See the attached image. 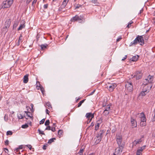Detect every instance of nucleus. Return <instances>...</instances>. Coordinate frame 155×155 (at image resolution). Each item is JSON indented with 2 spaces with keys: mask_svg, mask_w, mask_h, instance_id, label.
<instances>
[{
  "mask_svg": "<svg viewBox=\"0 0 155 155\" xmlns=\"http://www.w3.org/2000/svg\"><path fill=\"white\" fill-rule=\"evenodd\" d=\"M138 43L141 45L144 44V40L142 35H138L133 42L130 43V46H131L133 45H135Z\"/></svg>",
  "mask_w": 155,
  "mask_h": 155,
  "instance_id": "nucleus-1",
  "label": "nucleus"
},
{
  "mask_svg": "<svg viewBox=\"0 0 155 155\" xmlns=\"http://www.w3.org/2000/svg\"><path fill=\"white\" fill-rule=\"evenodd\" d=\"M85 18L83 15H80L79 16L78 15H76L75 16L72 17L71 19V22H75V21H79L80 23H83L85 21Z\"/></svg>",
  "mask_w": 155,
  "mask_h": 155,
  "instance_id": "nucleus-2",
  "label": "nucleus"
},
{
  "mask_svg": "<svg viewBox=\"0 0 155 155\" xmlns=\"http://www.w3.org/2000/svg\"><path fill=\"white\" fill-rule=\"evenodd\" d=\"M13 2V0H6L4 1L2 5V8H9Z\"/></svg>",
  "mask_w": 155,
  "mask_h": 155,
  "instance_id": "nucleus-3",
  "label": "nucleus"
},
{
  "mask_svg": "<svg viewBox=\"0 0 155 155\" xmlns=\"http://www.w3.org/2000/svg\"><path fill=\"white\" fill-rule=\"evenodd\" d=\"M117 84L115 83H108L105 85V87L107 88L110 92H112L116 87Z\"/></svg>",
  "mask_w": 155,
  "mask_h": 155,
  "instance_id": "nucleus-4",
  "label": "nucleus"
},
{
  "mask_svg": "<svg viewBox=\"0 0 155 155\" xmlns=\"http://www.w3.org/2000/svg\"><path fill=\"white\" fill-rule=\"evenodd\" d=\"M143 75V73L142 71H136L134 75H132V78H133L136 77V80H139L140 79Z\"/></svg>",
  "mask_w": 155,
  "mask_h": 155,
  "instance_id": "nucleus-5",
  "label": "nucleus"
},
{
  "mask_svg": "<svg viewBox=\"0 0 155 155\" xmlns=\"http://www.w3.org/2000/svg\"><path fill=\"white\" fill-rule=\"evenodd\" d=\"M125 87L129 92H132L133 90V84L130 82H127L125 85Z\"/></svg>",
  "mask_w": 155,
  "mask_h": 155,
  "instance_id": "nucleus-6",
  "label": "nucleus"
},
{
  "mask_svg": "<svg viewBox=\"0 0 155 155\" xmlns=\"http://www.w3.org/2000/svg\"><path fill=\"white\" fill-rule=\"evenodd\" d=\"M123 147H124L121 146L120 147L118 146V147L115 149V152L113 154L114 155H121Z\"/></svg>",
  "mask_w": 155,
  "mask_h": 155,
  "instance_id": "nucleus-7",
  "label": "nucleus"
},
{
  "mask_svg": "<svg viewBox=\"0 0 155 155\" xmlns=\"http://www.w3.org/2000/svg\"><path fill=\"white\" fill-rule=\"evenodd\" d=\"M116 140L119 147L121 146L124 147V145L122 143V136L120 135H116Z\"/></svg>",
  "mask_w": 155,
  "mask_h": 155,
  "instance_id": "nucleus-8",
  "label": "nucleus"
},
{
  "mask_svg": "<svg viewBox=\"0 0 155 155\" xmlns=\"http://www.w3.org/2000/svg\"><path fill=\"white\" fill-rule=\"evenodd\" d=\"M152 88V86L148 87V88H146V87H144V88H143V91H141L140 94V96H144L146 95L145 92H147V91L149 92L150 90Z\"/></svg>",
  "mask_w": 155,
  "mask_h": 155,
  "instance_id": "nucleus-9",
  "label": "nucleus"
},
{
  "mask_svg": "<svg viewBox=\"0 0 155 155\" xmlns=\"http://www.w3.org/2000/svg\"><path fill=\"white\" fill-rule=\"evenodd\" d=\"M110 111V107L108 106H107L105 109L103 113V114L104 116H107Z\"/></svg>",
  "mask_w": 155,
  "mask_h": 155,
  "instance_id": "nucleus-10",
  "label": "nucleus"
},
{
  "mask_svg": "<svg viewBox=\"0 0 155 155\" xmlns=\"http://www.w3.org/2000/svg\"><path fill=\"white\" fill-rule=\"evenodd\" d=\"M131 126L132 128L135 127H137V121L132 117L131 118Z\"/></svg>",
  "mask_w": 155,
  "mask_h": 155,
  "instance_id": "nucleus-11",
  "label": "nucleus"
},
{
  "mask_svg": "<svg viewBox=\"0 0 155 155\" xmlns=\"http://www.w3.org/2000/svg\"><path fill=\"white\" fill-rule=\"evenodd\" d=\"M105 132V131L104 130H101L97 133L96 137H99L102 139Z\"/></svg>",
  "mask_w": 155,
  "mask_h": 155,
  "instance_id": "nucleus-12",
  "label": "nucleus"
},
{
  "mask_svg": "<svg viewBox=\"0 0 155 155\" xmlns=\"http://www.w3.org/2000/svg\"><path fill=\"white\" fill-rule=\"evenodd\" d=\"M142 140L141 138L135 140L132 143L133 146H135L137 144L140 143L142 142Z\"/></svg>",
  "mask_w": 155,
  "mask_h": 155,
  "instance_id": "nucleus-13",
  "label": "nucleus"
},
{
  "mask_svg": "<svg viewBox=\"0 0 155 155\" xmlns=\"http://www.w3.org/2000/svg\"><path fill=\"white\" fill-rule=\"evenodd\" d=\"M149 83H150L149 81V80L146 79L143 80L142 86H143V88H144V87H146V86L149 85Z\"/></svg>",
  "mask_w": 155,
  "mask_h": 155,
  "instance_id": "nucleus-14",
  "label": "nucleus"
},
{
  "mask_svg": "<svg viewBox=\"0 0 155 155\" xmlns=\"http://www.w3.org/2000/svg\"><path fill=\"white\" fill-rule=\"evenodd\" d=\"M140 118L141 122H146V118L144 113H141L140 114Z\"/></svg>",
  "mask_w": 155,
  "mask_h": 155,
  "instance_id": "nucleus-15",
  "label": "nucleus"
},
{
  "mask_svg": "<svg viewBox=\"0 0 155 155\" xmlns=\"http://www.w3.org/2000/svg\"><path fill=\"white\" fill-rule=\"evenodd\" d=\"M94 114H92L91 113H88L86 114V117L88 119H92L94 117Z\"/></svg>",
  "mask_w": 155,
  "mask_h": 155,
  "instance_id": "nucleus-16",
  "label": "nucleus"
},
{
  "mask_svg": "<svg viewBox=\"0 0 155 155\" xmlns=\"http://www.w3.org/2000/svg\"><path fill=\"white\" fill-rule=\"evenodd\" d=\"M10 19H9L6 20L4 25V26H5V28H8L10 26Z\"/></svg>",
  "mask_w": 155,
  "mask_h": 155,
  "instance_id": "nucleus-17",
  "label": "nucleus"
},
{
  "mask_svg": "<svg viewBox=\"0 0 155 155\" xmlns=\"http://www.w3.org/2000/svg\"><path fill=\"white\" fill-rule=\"evenodd\" d=\"M28 74H26L24 76L23 78V82L24 83H27L28 81Z\"/></svg>",
  "mask_w": 155,
  "mask_h": 155,
  "instance_id": "nucleus-18",
  "label": "nucleus"
},
{
  "mask_svg": "<svg viewBox=\"0 0 155 155\" xmlns=\"http://www.w3.org/2000/svg\"><path fill=\"white\" fill-rule=\"evenodd\" d=\"M139 57V56L138 55L134 56L132 58L130 59V60H131L133 61H137Z\"/></svg>",
  "mask_w": 155,
  "mask_h": 155,
  "instance_id": "nucleus-19",
  "label": "nucleus"
},
{
  "mask_svg": "<svg viewBox=\"0 0 155 155\" xmlns=\"http://www.w3.org/2000/svg\"><path fill=\"white\" fill-rule=\"evenodd\" d=\"M102 139L99 137H96L94 138L95 140V141L94 144H97L100 143L101 140Z\"/></svg>",
  "mask_w": 155,
  "mask_h": 155,
  "instance_id": "nucleus-20",
  "label": "nucleus"
},
{
  "mask_svg": "<svg viewBox=\"0 0 155 155\" xmlns=\"http://www.w3.org/2000/svg\"><path fill=\"white\" fill-rule=\"evenodd\" d=\"M63 131L61 130H59L58 132V136L59 138H60L63 136Z\"/></svg>",
  "mask_w": 155,
  "mask_h": 155,
  "instance_id": "nucleus-21",
  "label": "nucleus"
},
{
  "mask_svg": "<svg viewBox=\"0 0 155 155\" xmlns=\"http://www.w3.org/2000/svg\"><path fill=\"white\" fill-rule=\"evenodd\" d=\"M40 47L41 48V50H44L45 48H47V47L48 46V45L47 44L41 45H39Z\"/></svg>",
  "mask_w": 155,
  "mask_h": 155,
  "instance_id": "nucleus-22",
  "label": "nucleus"
},
{
  "mask_svg": "<svg viewBox=\"0 0 155 155\" xmlns=\"http://www.w3.org/2000/svg\"><path fill=\"white\" fill-rule=\"evenodd\" d=\"M39 88H38V89H40L42 94L44 95V92H45V90L44 87H42V86H39Z\"/></svg>",
  "mask_w": 155,
  "mask_h": 155,
  "instance_id": "nucleus-23",
  "label": "nucleus"
},
{
  "mask_svg": "<svg viewBox=\"0 0 155 155\" xmlns=\"http://www.w3.org/2000/svg\"><path fill=\"white\" fill-rule=\"evenodd\" d=\"M149 80V81L150 83L152 82L153 80V76H151L150 75H149L148 77V78L147 79Z\"/></svg>",
  "mask_w": 155,
  "mask_h": 155,
  "instance_id": "nucleus-24",
  "label": "nucleus"
},
{
  "mask_svg": "<svg viewBox=\"0 0 155 155\" xmlns=\"http://www.w3.org/2000/svg\"><path fill=\"white\" fill-rule=\"evenodd\" d=\"M84 149H81L79 152L77 153L76 155H82L84 151Z\"/></svg>",
  "mask_w": 155,
  "mask_h": 155,
  "instance_id": "nucleus-25",
  "label": "nucleus"
},
{
  "mask_svg": "<svg viewBox=\"0 0 155 155\" xmlns=\"http://www.w3.org/2000/svg\"><path fill=\"white\" fill-rule=\"evenodd\" d=\"M25 23L23 24H21L18 29V30L19 31L20 30H21L23 28H25Z\"/></svg>",
  "mask_w": 155,
  "mask_h": 155,
  "instance_id": "nucleus-26",
  "label": "nucleus"
},
{
  "mask_svg": "<svg viewBox=\"0 0 155 155\" xmlns=\"http://www.w3.org/2000/svg\"><path fill=\"white\" fill-rule=\"evenodd\" d=\"M8 28H5V26H4L2 29V31L3 33H6L8 31Z\"/></svg>",
  "mask_w": 155,
  "mask_h": 155,
  "instance_id": "nucleus-27",
  "label": "nucleus"
},
{
  "mask_svg": "<svg viewBox=\"0 0 155 155\" xmlns=\"http://www.w3.org/2000/svg\"><path fill=\"white\" fill-rule=\"evenodd\" d=\"M142 151L139 148H138L136 152V155H140L142 154Z\"/></svg>",
  "mask_w": 155,
  "mask_h": 155,
  "instance_id": "nucleus-28",
  "label": "nucleus"
},
{
  "mask_svg": "<svg viewBox=\"0 0 155 155\" xmlns=\"http://www.w3.org/2000/svg\"><path fill=\"white\" fill-rule=\"evenodd\" d=\"M67 4V3L63 2L62 5H61V7L59 8V9H60L61 8L62 9L64 8L65 7Z\"/></svg>",
  "mask_w": 155,
  "mask_h": 155,
  "instance_id": "nucleus-29",
  "label": "nucleus"
},
{
  "mask_svg": "<svg viewBox=\"0 0 155 155\" xmlns=\"http://www.w3.org/2000/svg\"><path fill=\"white\" fill-rule=\"evenodd\" d=\"M85 100L86 99H84L80 101L78 104V107H80L81 106L82 104L84 102Z\"/></svg>",
  "mask_w": 155,
  "mask_h": 155,
  "instance_id": "nucleus-30",
  "label": "nucleus"
},
{
  "mask_svg": "<svg viewBox=\"0 0 155 155\" xmlns=\"http://www.w3.org/2000/svg\"><path fill=\"white\" fill-rule=\"evenodd\" d=\"M54 140H56L55 138L54 137V138H52L51 139L48 140V143H52L54 141Z\"/></svg>",
  "mask_w": 155,
  "mask_h": 155,
  "instance_id": "nucleus-31",
  "label": "nucleus"
},
{
  "mask_svg": "<svg viewBox=\"0 0 155 155\" xmlns=\"http://www.w3.org/2000/svg\"><path fill=\"white\" fill-rule=\"evenodd\" d=\"M18 22L17 21L14 22L13 25V28H16L18 26Z\"/></svg>",
  "mask_w": 155,
  "mask_h": 155,
  "instance_id": "nucleus-32",
  "label": "nucleus"
},
{
  "mask_svg": "<svg viewBox=\"0 0 155 155\" xmlns=\"http://www.w3.org/2000/svg\"><path fill=\"white\" fill-rule=\"evenodd\" d=\"M146 125V122H141L140 123V126H144Z\"/></svg>",
  "mask_w": 155,
  "mask_h": 155,
  "instance_id": "nucleus-33",
  "label": "nucleus"
},
{
  "mask_svg": "<svg viewBox=\"0 0 155 155\" xmlns=\"http://www.w3.org/2000/svg\"><path fill=\"white\" fill-rule=\"evenodd\" d=\"M100 124L99 123H97V124H96L95 128V130H97L99 129Z\"/></svg>",
  "mask_w": 155,
  "mask_h": 155,
  "instance_id": "nucleus-34",
  "label": "nucleus"
},
{
  "mask_svg": "<svg viewBox=\"0 0 155 155\" xmlns=\"http://www.w3.org/2000/svg\"><path fill=\"white\" fill-rule=\"evenodd\" d=\"M4 118L5 120V121H7L8 120V115H6V114H5V116L4 117Z\"/></svg>",
  "mask_w": 155,
  "mask_h": 155,
  "instance_id": "nucleus-35",
  "label": "nucleus"
},
{
  "mask_svg": "<svg viewBox=\"0 0 155 155\" xmlns=\"http://www.w3.org/2000/svg\"><path fill=\"white\" fill-rule=\"evenodd\" d=\"M28 127V125L27 124H25L23 125H22L21 127L23 128H27Z\"/></svg>",
  "mask_w": 155,
  "mask_h": 155,
  "instance_id": "nucleus-36",
  "label": "nucleus"
},
{
  "mask_svg": "<svg viewBox=\"0 0 155 155\" xmlns=\"http://www.w3.org/2000/svg\"><path fill=\"white\" fill-rule=\"evenodd\" d=\"M133 23V22L132 21H130V22H129L128 24L127 25V27L128 28H130V27L131 26V25L132 23Z\"/></svg>",
  "mask_w": 155,
  "mask_h": 155,
  "instance_id": "nucleus-37",
  "label": "nucleus"
},
{
  "mask_svg": "<svg viewBox=\"0 0 155 155\" xmlns=\"http://www.w3.org/2000/svg\"><path fill=\"white\" fill-rule=\"evenodd\" d=\"M81 5H79V4L76 5V4H75V5H74V6L75 9L78 8L80 7H81Z\"/></svg>",
  "mask_w": 155,
  "mask_h": 155,
  "instance_id": "nucleus-38",
  "label": "nucleus"
},
{
  "mask_svg": "<svg viewBox=\"0 0 155 155\" xmlns=\"http://www.w3.org/2000/svg\"><path fill=\"white\" fill-rule=\"evenodd\" d=\"M12 132L11 131H8L7 132L6 135H12Z\"/></svg>",
  "mask_w": 155,
  "mask_h": 155,
  "instance_id": "nucleus-39",
  "label": "nucleus"
},
{
  "mask_svg": "<svg viewBox=\"0 0 155 155\" xmlns=\"http://www.w3.org/2000/svg\"><path fill=\"white\" fill-rule=\"evenodd\" d=\"M24 117H25V116H23L21 114H19V115L18 116V118L19 119H22Z\"/></svg>",
  "mask_w": 155,
  "mask_h": 155,
  "instance_id": "nucleus-40",
  "label": "nucleus"
},
{
  "mask_svg": "<svg viewBox=\"0 0 155 155\" xmlns=\"http://www.w3.org/2000/svg\"><path fill=\"white\" fill-rule=\"evenodd\" d=\"M15 153H16L17 154H21V153H20V151H19V150L18 149V148H16L15 150Z\"/></svg>",
  "mask_w": 155,
  "mask_h": 155,
  "instance_id": "nucleus-41",
  "label": "nucleus"
},
{
  "mask_svg": "<svg viewBox=\"0 0 155 155\" xmlns=\"http://www.w3.org/2000/svg\"><path fill=\"white\" fill-rule=\"evenodd\" d=\"M46 105L47 106H48V107H49L48 109H50V107L51 108H52V107L51 106V104H50V103L49 102H47L46 103Z\"/></svg>",
  "mask_w": 155,
  "mask_h": 155,
  "instance_id": "nucleus-42",
  "label": "nucleus"
},
{
  "mask_svg": "<svg viewBox=\"0 0 155 155\" xmlns=\"http://www.w3.org/2000/svg\"><path fill=\"white\" fill-rule=\"evenodd\" d=\"M50 124V121L49 120H46L45 123V126H48Z\"/></svg>",
  "mask_w": 155,
  "mask_h": 155,
  "instance_id": "nucleus-43",
  "label": "nucleus"
},
{
  "mask_svg": "<svg viewBox=\"0 0 155 155\" xmlns=\"http://www.w3.org/2000/svg\"><path fill=\"white\" fill-rule=\"evenodd\" d=\"M146 147V145L140 147L139 148L141 151H143V150H144L145 149V147Z\"/></svg>",
  "mask_w": 155,
  "mask_h": 155,
  "instance_id": "nucleus-44",
  "label": "nucleus"
},
{
  "mask_svg": "<svg viewBox=\"0 0 155 155\" xmlns=\"http://www.w3.org/2000/svg\"><path fill=\"white\" fill-rule=\"evenodd\" d=\"M27 146L29 149L30 150H31L32 149L33 150V151H34V148H32V147L31 145H28Z\"/></svg>",
  "mask_w": 155,
  "mask_h": 155,
  "instance_id": "nucleus-45",
  "label": "nucleus"
},
{
  "mask_svg": "<svg viewBox=\"0 0 155 155\" xmlns=\"http://www.w3.org/2000/svg\"><path fill=\"white\" fill-rule=\"evenodd\" d=\"M38 131L39 133V134H42V135H45V134L44 133V132L43 131H41L40 129H38Z\"/></svg>",
  "mask_w": 155,
  "mask_h": 155,
  "instance_id": "nucleus-46",
  "label": "nucleus"
},
{
  "mask_svg": "<svg viewBox=\"0 0 155 155\" xmlns=\"http://www.w3.org/2000/svg\"><path fill=\"white\" fill-rule=\"evenodd\" d=\"M45 120V119H42V120H41V121H40L39 124H43L44 123Z\"/></svg>",
  "mask_w": 155,
  "mask_h": 155,
  "instance_id": "nucleus-47",
  "label": "nucleus"
},
{
  "mask_svg": "<svg viewBox=\"0 0 155 155\" xmlns=\"http://www.w3.org/2000/svg\"><path fill=\"white\" fill-rule=\"evenodd\" d=\"M22 35L21 34H20V36L19 38L18 39V42H20V41L22 40Z\"/></svg>",
  "mask_w": 155,
  "mask_h": 155,
  "instance_id": "nucleus-48",
  "label": "nucleus"
},
{
  "mask_svg": "<svg viewBox=\"0 0 155 155\" xmlns=\"http://www.w3.org/2000/svg\"><path fill=\"white\" fill-rule=\"evenodd\" d=\"M91 2L92 3H94V4H95V3L98 4V2H97V0H92L91 1Z\"/></svg>",
  "mask_w": 155,
  "mask_h": 155,
  "instance_id": "nucleus-49",
  "label": "nucleus"
},
{
  "mask_svg": "<svg viewBox=\"0 0 155 155\" xmlns=\"http://www.w3.org/2000/svg\"><path fill=\"white\" fill-rule=\"evenodd\" d=\"M37 1L36 0H34L32 2V6H33V7H34V6L33 5V4H35L37 2Z\"/></svg>",
  "mask_w": 155,
  "mask_h": 155,
  "instance_id": "nucleus-50",
  "label": "nucleus"
},
{
  "mask_svg": "<svg viewBox=\"0 0 155 155\" xmlns=\"http://www.w3.org/2000/svg\"><path fill=\"white\" fill-rule=\"evenodd\" d=\"M51 127L49 126L47 127L45 129V130H51Z\"/></svg>",
  "mask_w": 155,
  "mask_h": 155,
  "instance_id": "nucleus-51",
  "label": "nucleus"
},
{
  "mask_svg": "<svg viewBox=\"0 0 155 155\" xmlns=\"http://www.w3.org/2000/svg\"><path fill=\"white\" fill-rule=\"evenodd\" d=\"M30 106L31 107V109H30L31 110V111L32 112H33L34 110L33 109V107H34V105L33 104H30Z\"/></svg>",
  "mask_w": 155,
  "mask_h": 155,
  "instance_id": "nucleus-52",
  "label": "nucleus"
},
{
  "mask_svg": "<svg viewBox=\"0 0 155 155\" xmlns=\"http://www.w3.org/2000/svg\"><path fill=\"white\" fill-rule=\"evenodd\" d=\"M48 4H46L44 5V8L45 9H46L48 8Z\"/></svg>",
  "mask_w": 155,
  "mask_h": 155,
  "instance_id": "nucleus-53",
  "label": "nucleus"
},
{
  "mask_svg": "<svg viewBox=\"0 0 155 155\" xmlns=\"http://www.w3.org/2000/svg\"><path fill=\"white\" fill-rule=\"evenodd\" d=\"M9 141L7 140L5 141V145H7L8 144Z\"/></svg>",
  "mask_w": 155,
  "mask_h": 155,
  "instance_id": "nucleus-54",
  "label": "nucleus"
},
{
  "mask_svg": "<svg viewBox=\"0 0 155 155\" xmlns=\"http://www.w3.org/2000/svg\"><path fill=\"white\" fill-rule=\"evenodd\" d=\"M32 0H26V4L28 5L29 4Z\"/></svg>",
  "mask_w": 155,
  "mask_h": 155,
  "instance_id": "nucleus-55",
  "label": "nucleus"
},
{
  "mask_svg": "<svg viewBox=\"0 0 155 155\" xmlns=\"http://www.w3.org/2000/svg\"><path fill=\"white\" fill-rule=\"evenodd\" d=\"M51 130L53 132H55L56 131L55 128V127H52Z\"/></svg>",
  "mask_w": 155,
  "mask_h": 155,
  "instance_id": "nucleus-56",
  "label": "nucleus"
},
{
  "mask_svg": "<svg viewBox=\"0 0 155 155\" xmlns=\"http://www.w3.org/2000/svg\"><path fill=\"white\" fill-rule=\"evenodd\" d=\"M92 120L91 119H88V120L86 122L87 124L89 123Z\"/></svg>",
  "mask_w": 155,
  "mask_h": 155,
  "instance_id": "nucleus-57",
  "label": "nucleus"
},
{
  "mask_svg": "<svg viewBox=\"0 0 155 155\" xmlns=\"http://www.w3.org/2000/svg\"><path fill=\"white\" fill-rule=\"evenodd\" d=\"M152 120L153 122L155 121V111L154 112V116Z\"/></svg>",
  "mask_w": 155,
  "mask_h": 155,
  "instance_id": "nucleus-58",
  "label": "nucleus"
},
{
  "mask_svg": "<svg viewBox=\"0 0 155 155\" xmlns=\"http://www.w3.org/2000/svg\"><path fill=\"white\" fill-rule=\"evenodd\" d=\"M39 86H41V85H40V82L39 81H38L37 82V87H39Z\"/></svg>",
  "mask_w": 155,
  "mask_h": 155,
  "instance_id": "nucleus-59",
  "label": "nucleus"
},
{
  "mask_svg": "<svg viewBox=\"0 0 155 155\" xmlns=\"http://www.w3.org/2000/svg\"><path fill=\"white\" fill-rule=\"evenodd\" d=\"M95 91V90H94V91L92 92H91L90 94H89V95H92L93 94H94V93Z\"/></svg>",
  "mask_w": 155,
  "mask_h": 155,
  "instance_id": "nucleus-60",
  "label": "nucleus"
},
{
  "mask_svg": "<svg viewBox=\"0 0 155 155\" xmlns=\"http://www.w3.org/2000/svg\"><path fill=\"white\" fill-rule=\"evenodd\" d=\"M4 150L5 152L8 153L9 151L8 149H7V148H4Z\"/></svg>",
  "mask_w": 155,
  "mask_h": 155,
  "instance_id": "nucleus-61",
  "label": "nucleus"
},
{
  "mask_svg": "<svg viewBox=\"0 0 155 155\" xmlns=\"http://www.w3.org/2000/svg\"><path fill=\"white\" fill-rule=\"evenodd\" d=\"M46 147H47V146L46 145H43V147H42L43 149V150H45L46 149Z\"/></svg>",
  "mask_w": 155,
  "mask_h": 155,
  "instance_id": "nucleus-62",
  "label": "nucleus"
},
{
  "mask_svg": "<svg viewBox=\"0 0 155 155\" xmlns=\"http://www.w3.org/2000/svg\"><path fill=\"white\" fill-rule=\"evenodd\" d=\"M121 39H122V38L121 37H120V38H118L117 39V42L119 41H120L121 40Z\"/></svg>",
  "mask_w": 155,
  "mask_h": 155,
  "instance_id": "nucleus-63",
  "label": "nucleus"
},
{
  "mask_svg": "<svg viewBox=\"0 0 155 155\" xmlns=\"http://www.w3.org/2000/svg\"><path fill=\"white\" fill-rule=\"evenodd\" d=\"M46 113L47 114L49 115V114L50 113V111L47 109H46Z\"/></svg>",
  "mask_w": 155,
  "mask_h": 155,
  "instance_id": "nucleus-64",
  "label": "nucleus"
}]
</instances>
